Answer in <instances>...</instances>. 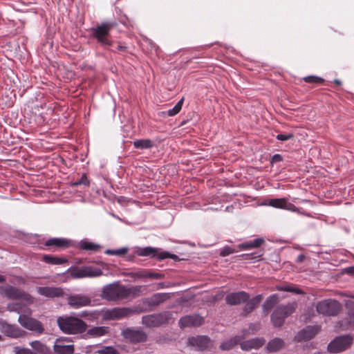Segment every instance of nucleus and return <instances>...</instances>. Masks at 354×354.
<instances>
[{"label": "nucleus", "mask_w": 354, "mask_h": 354, "mask_svg": "<svg viewBox=\"0 0 354 354\" xmlns=\"http://www.w3.org/2000/svg\"><path fill=\"white\" fill-rule=\"evenodd\" d=\"M8 308L10 311H15L19 314L18 322L22 327L38 335L44 333V328L39 321L24 314L26 312L30 314L28 308H26L25 310H22L21 306L18 303L9 305Z\"/></svg>", "instance_id": "1"}, {"label": "nucleus", "mask_w": 354, "mask_h": 354, "mask_svg": "<svg viewBox=\"0 0 354 354\" xmlns=\"http://www.w3.org/2000/svg\"><path fill=\"white\" fill-rule=\"evenodd\" d=\"M133 290V288H128L120 284L119 281H116L104 286L100 296L106 301H116L129 297Z\"/></svg>", "instance_id": "2"}, {"label": "nucleus", "mask_w": 354, "mask_h": 354, "mask_svg": "<svg viewBox=\"0 0 354 354\" xmlns=\"http://www.w3.org/2000/svg\"><path fill=\"white\" fill-rule=\"evenodd\" d=\"M57 322L63 333L70 335L82 334L86 332L88 327L86 322L73 315L59 317Z\"/></svg>", "instance_id": "3"}, {"label": "nucleus", "mask_w": 354, "mask_h": 354, "mask_svg": "<svg viewBox=\"0 0 354 354\" xmlns=\"http://www.w3.org/2000/svg\"><path fill=\"white\" fill-rule=\"evenodd\" d=\"M135 308L129 307L104 308L100 310V317L103 321L120 320L138 313Z\"/></svg>", "instance_id": "4"}, {"label": "nucleus", "mask_w": 354, "mask_h": 354, "mask_svg": "<svg viewBox=\"0 0 354 354\" xmlns=\"http://www.w3.org/2000/svg\"><path fill=\"white\" fill-rule=\"evenodd\" d=\"M114 25V23L103 22L91 29V35L101 45L104 47L111 46L112 41L109 39V32Z\"/></svg>", "instance_id": "5"}, {"label": "nucleus", "mask_w": 354, "mask_h": 354, "mask_svg": "<svg viewBox=\"0 0 354 354\" xmlns=\"http://www.w3.org/2000/svg\"><path fill=\"white\" fill-rule=\"evenodd\" d=\"M297 307L295 303L278 306L271 315V322L274 327H281L285 319L294 313Z\"/></svg>", "instance_id": "6"}, {"label": "nucleus", "mask_w": 354, "mask_h": 354, "mask_svg": "<svg viewBox=\"0 0 354 354\" xmlns=\"http://www.w3.org/2000/svg\"><path fill=\"white\" fill-rule=\"evenodd\" d=\"M0 295L11 299H21L32 304L34 299L28 293L12 286H0Z\"/></svg>", "instance_id": "7"}, {"label": "nucleus", "mask_w": 354, "mask_h": 354, "mask_svg": "<svg viewBox=\"0 0 354 354\" xmlns=\"http://www.w3.org/2000/svg\"><path fill=\"white\" fill-rule=\"evenodd\" d=\"M136 254L140 257H155L156 259L160 261L165 259H171L177 260L178 256L174 254H170L167 251H163L159 248H155L150 246L145 248H138L136 250Z\"/></svg>", "instance_id": "8"}, {"label": "nucleus", "mask_w": 354, "mask_h": 354, "mask_svg": "<svg viewBox=\"0 0 354 354\" xmlns=\"http://www.w3.org/2000/svg\"><path fill=\"white\" fill-rule=\"evenodd\" d=\"M353 341V337L349 335L336 337L328 344V351L333 353L342 352L351 346Z\"/></svg>", "instance_id": "9"}, {"label": "nucleus", "mask_w": 354, "mask_h": 354, "mask_svg": "<svg viewBox=\"0 0 354 354\" xmlns=\"http://www.w3.org/2000/svg\"><path fill=\"white\" fill-rule=\"evenodd\" d=\"M340 304L335 299H325L317 304L316 309L319 314L326 316H335L340 310Z\"/></svg>", "instance_id": "10"}, {"label": "nucleus", "mask_w": 354, "mask_h": 354, "mask_svg": "<svg viewBox=\"0 0 354 354\" xmlns=\"http://www.w3.org/2000/svg\"><path fill=\"white\" fill-rule=\"evenodd\" d=\"M171 314L169 312H163L158 314H151L143 316L142 322L147 327H158L168 322Z\"/></svg>", "instance_id": "11"}, {"label": "nucleus", "mask_w": 354, "mask_h": 354, "mask_svg": "<svg viewBox=\"0 0 354 354\" xmlns=\"http://www.w3.org/2000/svg\"><path fill=\"white\" fill-rule=\"evenodd\" d=\"M91 299L88 296L83 294L71 295L67 297L68 305L74 309L91 306Z\"/></svg>", "instance_id": "12"}, {"label": "nucleus", "mask_w": 354, "mask_h": 354, "mask_svg": "<svg viewBox=\"0 0 354 354\" xmlns=\"http://www.w3.org/2000/svg\"><path fill=\"white\" fill-rule=\"evenodd\" d=\"M121 335L124 339L133 344L144 342L147 339V335L143 331L133 328L123 330Z\"/></svg>", "instance_id": "13"}, {"label": "nucleus", "mask_w": 354, "mask_h": 354, "mask_svg": "<svg viewBox=\"0 0 354 354\" xmlns=\"http://www.w3.org/2000/svg\"><path fill=\"white\" fill-rule=\"evenodd\" d=\"M204 323V318L198 314H193L182 317L178 322L181 328L187 327H198Z\"/></svg>", "instance_id": "14"}, {"label": "nucleus", "mask_w": 354, "mask_h": 354, "mask_svg": "<svg viewBox=\"0 0 354 354\" xmlns=\"http://www.w3.org/2000/svg\"><path fill=\"white\" fill-rule=\"evenodd\" d=\"M249 298V294L244 291L231 292L225 297V302L228 305L236 306L246 302Z\"/></svg>", "instance_id": "15"}, {"label": "nucleus", "mask_w": 354, "mask_h": 354, "mask_svg": "<svg viewBox=\"0 0 354 354\" xmlns=\"http://www.w3.org/2000/svg\"><path fill=\"white\" fill-rule=\"evenodd\" d=\"M189 344L200 351H203L212 345L211 339L205 335H198L188 339Z\"/></svg>", "instance_id": "16"}, {"label": "nucleus", "mask_w": 354, "mask_h": 354, "mask_svg": "<svg viewBox=\"0 0 354 354\" xmlns=\"http://www.w3.org/2000/svg\"><path fill=\"white\" fill-rule=\"evenodd\" d=\"M320 326L318 325L315 326H308L303 330H300L297 336L296 339L298 341H307L313 338L316 334L320 330Z\"/></svg>", "instance_id": "17"}, {"label": "nucleus", "mask_w": 354, "mask_h": 354, "mask_svg": "<svg viewBox=\"0 0 354 354\" xmlns=\"http://www.w3.org/2000/svg\"><path fill=\"white\" fill-rule=\"evenodd\" d=\"M265 342L266 340L263 337H255L241 342L240 346L243 351H249L252 349L261 348Z\"/></svg>", "instance_id": "18"}, {"label": "nucleus", "mask_w": 354, "mask_h": 354, "mask_svg": "<svg viewBox=\"0 0 354 354\" xmlns=\"http://www.w3.org/2000/svg\"><path fill=\"white\" fill-rule=\"evenodd\" d=\"M37 292L42 296L50 298L59 297L64 294V291L61 288L48 286L37 288Z\"/></svg>", "instance_id": "19"}, {"label": "nucleus", "mask_w": 354, "mask_h": 354, "mask_svg": "<svg viewBox=\"0 0 354 354\" xmlns=\"http://www.w3.org/2000/svg\"><path fill=\"white\" fill-rule=\"evenodd\" d=\"M346 306L348 309V318L341 322V326L348 329L354 326V301H347Z\"/></svg>", "instance_id": "20"}, {"label": "nucleus", "mask_w": 354, "mask_h": 354, "mask_svg": "<svg viewBox=\"0 0 354 354\" xmlns=\"http://www.w3.org/2000/svg\"><path fill=\"white\" fill-rule=\"evenodd\" d=\"M4 334L12 338H19L24 336L26 332L17 325L6 324L3 326Z\"/></svg>", "instance_id": "21"}, {"label": "nucleus", "mask_w": 354, "mask_h": 354, "mask_svg": "<svg viewBox=\"0 0 354 354\" xmlns=\"http://www.w3.org/2000/svg\"><path fill=\"white\" fill-rule=\"evenodd\" d=\"M86 335L89 337L96 338L108 335L110 328L108 326H92L89 329H86Z\"/></svg>", "instance_id": "22"}, {"label": "nucleus", "mask_w": 354, "mask_h": 354, "mask_svg": "<svg viewBox=\"0 0 354 354\" xmlns=\"http://www.w3.org/2000/svg\"><path fill=\"white\" fill-rule=\"evenodd\" d=\"M262 299V295H258L251 299L250 300H248L243 309V313L245 315H248L251 313L253 310H254L260 304Z\"/></svg>", "instance_id": "23"}, {"label": "nucleus", "mask_w": 354, "mask_h": 354, "mask_svg": "<svg viewBox=\"0 0 354 354\" xmlns=\"http://www.w3.org/2000/svg\"><path fill=\"white\" fill-rule=\"evenodd\" d=\"M79 317L84 318L88 322L97 321L100 317V310H85L76 315Z\"/></svg>", "instance_id": "24"}, {"label": "nucleus", "mask_w": 354, "mask_h": 354, "mask_svg": "<svg viewBox=\"0 0 354 354\" xmlns=\"http://www.w3.org/2000/svg\"><path fill=\"white\" fill-rule=\"evenodd\" d=\"M279 301V297L277 294H273L269 296L262 305L263 310L265 315H268L270 310Z\"/></svg>", "instance_id": "25"}, {"label": "nucleus", "mask_w": 354, "mask_h": 354, "mask_svg": "<svg viewBox=\"0 0 354 354\" xmlns=\"http://www.w3.org/2000/svg\"><path fill=\"white\" fill-rule=\"evenodd\" d=\"M45 245L48 247H55L65 248L69 245V242L64 238H52L46 241Z\"/></svg>", "instance_id": "26"}, {"label": "nucleus", "mask_w": 354, "mask_h": 354, "mask_svg": "<svg viewBox=\"0 0 354 354\" xmlns=\"http://www.w3.org/2000/svg\"><path fill=\"white\" fill-rule=\"evenodd\" d=\"M283 346V340L281 338L276 337L268 343L266 349L269 353H275L280 350Z\"/></svg>", "instance_id": "27"}, {"label": "nucleus", "mask_w": 354, "mask_h": 354, "mask_svg": "<svg viewBox=\"0 0 354 354\" xmlns=\"http://www.w3.org/2000/svg\"><path fill=\"white\" fill-rule=\"evenodd\" d=\"M244 337V335H236L223 343L220 345V348L223 351H228L232 349L234 346L238 344L241 340Z\"/></svg>", "instance_id": "28"}, {"label": "nucleus", "mask_w": 354, "mask_h": 354, "mask_svg": "<svg viewBox=\"0 0 354 354\" xmlns=\"http://www.w3.org/2000/svg\"><path fill=\"white\" fill-rule=\"evenodd\" d=\"M42 260L48 264L51 265H61L67 262V259L65 258L58 257L49 254H45L42 257Z\"/></svg>", "instance_id": "29"}, {"label": "nucleus", "mask_w": 354, "mask_h": 354, "mask_svg": "<svg viewBox=\"0 0 354 354\" xmlns=\"http://www.w3.org/2000/svg\"><path fill=\"white\" fill-rule=\"evenodd\" d=\"M133 146L139 149H148L153 146V142L149 139L136 140L133 142Z\"/></svg>", "instance_id": "30"}, {"label": "nucleus", "mask_w": 354, "mask_h": 354, "mask_svg": "<svg viewBox=\"0 0 354 354\" xmlns=\"http://www.w3.org/2000/svg\"><path fill=\"white\" fill-rule=\"evenodd\" d=\"M286 201V198H271L268 201L266 205L274 208L284 209Z\"/></svg>", "instance_id": "31"}, {"label": "nucleus", "mask_w": 354, "mask_h": 354, "mask_svg": "<svg viewBox=\"0 0 354 354\" xmlns=\"http://www.w3.org/2000/svg\"><path fill=\"white\" fill-rule=\"evenodd\" d=\"M102 273L100 268L84 266V277H97L101 276Z\"/></svg>", "instance_id": "32"}, {"label": "nucleus", "mask_w": 354, "mask_h": 354, "mask_svg": "<svg viewBox=\"0 0 354 354\" xmlns=\"http://www.w3.org/2000/svg\"><path fill=\"white\" fill-rule=\"evenodd\" d=\"M55 352L59 354H73L74 352V346L73 344H57L55 346Z\"/></svg>", "instance_id": "33"}, {"label": "nucleus", "mask_w": 354, "mask_h": 354, "mask_svg": "<svg viewBox=\"0 0 354 354\" xmlns=\"http://www.w3.org/2000/svg\"><path fill=\"white\" fill-rule=\"evenodd\" d=\"M276 289L279 291H285L296 293L298 295L304 294V292L299 289V288L290 286V285H283V286H277Z\"/></svg>", "instance_id": "34"}, {"label": "nucleus", "mask_w": 354, "mask_h": 354, "mask_svg": "<svg viewBox=\"0 0 354 354\" xmlns=\"http://www.w3.org/2000/svg\"><path fill=\"white\" fill-rule=\"evenodd\" d=\"M284 209L290 211V212H297L298 214L305 215V216H306L308 217L310 216V213H306V212H301L300 208L296 207L294 204L288 202V199L286 201Z\"/></svg>", "instance_id": "35"}, {"label": "nucleus", "mask_w": 354, "mask_h": 354, "mask_svg": "<svg viewBox=\"0 0 354 354\" xmlns=\"http://www.w3.org/2000/svg\"><path fill=\"white\" fill-rule=\"evenodd\" d=\"M80 247L84 250L96 251L100 248V245L92 242L87 241H82L80 242Z\"/></svg>", "instance_id": "36"}, {"label": "nucleus", "mask_w": 354, "mask_h": 354, "mask_svg": "<svg viewBox=\"0 0 354 354\" xmlns=\"http://www.w3.org/2000/svg\"><path fill=\"white\" fill-rule=\"evenodd\" d=\"M166 299V296L165 294L162 293H157L155 294L151 298V304L153 306H158L160 304L162 303Z\"/></svg>", "instance_id": "37"}, {"label": "nucleus", "mask_w": 354, "mask_h": 354, "mask_svg": "<svg viewBox=\"0 0 354 354\" xmlns=\"http://www.w3.org/2000/svg\"><path fill=\"white\" fill-rule=\"evenodd\" d=\"M183 103V98L179 100L172 109H170L167 111V115L169 116H174L178 113L182 109Z\"/></svg>", "instance_id": "38"}, {"label": "nucleus", "mask_w": 354, "mask_h": 354, "mask_svg": "<svg viewBox=\"0 0 354 354\" xmlns=\"http://www.w3.org/2000/svg\"><path fill=\"white\" fill-rule=\"evenodd\" d=\"M97 354H120L119 351L111 346H103L97 351Z\"/></svg>", "instance_id": "39"}, {"label": "nucleus", "mask_w": 354, "mask_h": 354, "mask_svg": "<svg viewBox=\"0 0 354 354\" xmlns=\"http://www.w3.org/2000/svg\"><path fill=\"white\" fill-rule=\"evenodd\" d=\"M71 274L75 278L84 277V266L71 269Z\"/></svg>", "instance_id": "40"}, {"label": "nucleus", "mask_w": 354, "mask_h": 354, "mask_svg": "<svg viewBox=\"0 0 354 354\" xmlns=\"http://www.w3.org/2000/svg\"><path fill=\"white\" fill-rule=\"evenodd\" d=\"M128 251V248H122L117 250H106L105 251V254H109V255H117V256H121L124 254H126Z\"/></svg>", "instance_id": "41"}, {"label": "nucleus", "mask_w": 354, "mask_h": 354, "mask_svg": "<svg viewBox=\"0 0 354 354\" xmlns=\"http://www.w3.org/2000/svg\"><path fill=\"white\" fill-rule=\"evenodd\" d=\"M304 80L307 83L313 84H322L324 81L323 78L315 75H309L304 77Z\"/></svg>", "instance_id": "42"}, {"label": "nucleus", "mask_w": 354, "mask_h": 354, "mask_svg": "<svg viewBox=\"0 0 354 354\" xmlns=\"http://www.w3.org/2000/svg\"><path fill=\"white\" fill-rule=\"evenodd\" d=\"M15 354H38L35 351H33L28 348L15 346L13 348Z\"/></svg>", "instance_id": "43"}, {"label": "nucleus", "mask_w": 354, "mask_h": 354, "mask_svg": "<svg viewBox=\"0 0 354 354\" xmlns=\"http://www.w3.org/2000/svg\"><path fill=\"white\" fill-rule=\"evenodd\" d=\"M237 252H238V250H236L235 248L226 245L221 250L220 255L221 257H227L231 254H233V253H235Z\"/></svg>", "instance_id": "44"}, {"label": "nucleus", "mask_w": 354, "mask_h": 354, "mask_svg": "<svg viewBox=\"0 0 354 354\" xmlns=\"http://www.w3.org/2000/svg\"><path fill=\"white\" fill-rule=\"evenodd\" d=\"M30 346L33 350L36 351V353H42L44 351V344H43L41 342L35 340L30 342Z\"/></svg>", "instance_id": "45"}, {"label": "nucleus", "mask_w": 354, "mask_h": 354, "mask_svg": "<svg viewBox=\"0 0 354 354\" xmlns=\"http://www.w3.org/2000/svg\"><path fill=\"white\" fill-rule=\"evenodd\" d=\"M292 133H279L276 138L281 141H286L293 138Z\"/></svg>", "instance_id": "46"}, {"label": "nucleus", "mask_w": 354, "mask_h": 354, "mask_svg": "<svg viewBox=\"0 0 354 354\" xmlns=\"http://www.w3.org/2000/svg\"><path fill=\"white\" fill-rule=\"evenodd\" d=\"M148 270H142L138 272L131 273V275L132 277H138V278H147Z\"/></svg>", "instance_id": "47"}, {"label": "nucleus", "mask_w": 354, "mask_h": 354, "mask_svg": "<svg viewBox=\"0 0 354 354\" xmlns=\"http://www.w3.org/2000/svg\"><path fill=\"white\" fill-rule=\"evenodd\" d=\"M147 278L153 279H161L163 278V274L158 272H152L148 271Z\"/></svg>", "instance_id": "48"}, {"label": "nucleus", "mask_w": 354, "mask_h": 354, "mask_svg": "<svg viewBox=\"0 0 354 354\" xmlns=\"http://www.w3.org/2000/svg\"><path fill=\"white\" fill-rule=\"evenodd\" d=\"M263 242L264 240L261 238L255 239L251 241L252 247L253 248H259Z\"/></svg>", "instance_id": "49"}, {"label": "nucleus", "mask_w": 354, "mask_h": 354, "mask_svg": "<svg viewBox=\"0 0 354 354\" xmlns=\"http://www.w3.org/2000/svg\"><path fill=\"white\" fill-rule=\"evenodd\" d=\"M238 248L240 249V250H248V249H251V248H253L252 247V243L251 241L250 242H246V243H241V244H239L238 245Z\"/></svg>", "instance_id": "50"}, {"label": "nucleus", "mask_w": 354, "mask_h": 354, "mask_svg": "<svg viewBox=\"0 0 354 354\" xmlns=\"http://www.w3.org/2000/svg\"><path fill=\"white\" fill-rule=\"evenodd\" d=\"M81 184H83L85 185H88V184H89V182L85 175H83L82 177L81 178L80 182L76 183V185H81Z\"/></svg>", "instance_id": "51"}, {"label": "nucleus", "mask_w": 354, "mask_h": 354, "mask_svg": "<svg viewBox=\"0 0 354 354\" xmlns=\"http://www.w3.org/2000/svg\"><path fill=\"white\" fill-rule=\"evenodd\" d=\"M283 158L280 154L276 153L272 158V162H281Z\"/></svg>", "instance_id": "52"}, {"label": "nucleus", "mask_w": 354, "mask_h": 354, "mask_svg": "<svg viewBox=\"0 0 354 354\" xmlns=\"http://www.w3.org/2000/svg\"><path fill=\"white\" fill-rule=\"evenodd\" d=\"M304 259H305V256H304V254H299V255L297 257L296 261H297V263H301V262H302V261L304 260Z\"/></svg>", "instance_id": "53"}, {"label": "nucleus", "mask_w": 354, "mask_h": 354, "mask_svg": "<svg viewBox=\"0 0 354 354\" xmlns=\"http://www.w3.org/2000/svg\"><path fill=\"white\" fill-rule=\"evenodd\" d=\"M347 272L348 274L354 275V266L348 268Z\"/></svg>", "instance_id": "54"}, {"label": "nucleus", "mask_w": 354, "mask_h": 354, "mask_svg": "<svg viewBox=\"0 0 354 354\" xmlns=\"http://www.w3.org/2000/svg\"><path fill=\"white\" fill-rule=\"evenodd\" d=\"M126 49V46L122 45H118L116 48V50L118 51H123Z\"/></svg>", "instance_id": "55"}, {"label": "nucleus", "mask_w": 354, "mask_h": 354, "mask_svg": "<svg viewBox=\"0 0 354 354\" xmlns=\"http://www.w3.org/2000/svg\"><path fill=\"white\" fill-rule=\"evenodd\" d=\"M259 324H258V325L251 324L250 326V329H251V330H258L259 328Z\"/></svg>", "instance_id": "56"}, {"label": "nucleus", "mask_w": 354, "mask_h": 354, "mask_svg": "<svg viewBox=\"0 0 354 354\" xmlns=\"http://www.w3.org/2000/svg\"><path fill=\"white\" fill-rule=\"evenodd\" d=\"M6 281V277L3 275L0 274V283H3Z\"/></svg>", "instance_id": "57"}, {"label": "nucleus", "mask_w": 354, "mask_h": 354, "mask_svg": "<svg viewBox=\"0 0 354 354\" xmlns=\"http://www.w3.org/2000/svg\"><path fill=\"white\" fill-rule=\"evenodd\" d=\"M334 82H335L336 84H338V85L341 84V82H340V80H334Z\"/></svg>", "instance_id": "58"}, {"label": "nucleus", "mask_w": 354, "mask_h": 354, "mask_svg": "<svg viewBox=\"0 0 354 354\" xmlns=\"http://www.w3.org/2000/svg\"><path fill=\"white\" fill-rule=\"evenodd\" d=\"M111 216L118 220H121L120 218L116 215H115L114 214H111Z\"/></svg>", "instance_id": "59"}, {"label": "nucleus", "mask_w": 354, "mask_h": 354, "mask_svg": "<svg viewBox=\"0 0 354 354\" xmlns=\"http://www.w3.org/2000/svg\"><path fill=\"white\" fill-rule=\"evenodd\" d=\"M246 332H247V330H244L243 331V333H246Z\"/></svg>", "instance_id": "60"}, {"label": "nucleus", "mask_w": 354, "mask_h": 354, "mask_svg": "<svg viewBox=\"0 0 354 354\" xmlns=\"http://www.w3.org/2000/svg\"><path fill=\"white\" fill-rule=\"evenodd\" d=\"M2 339L1 336L0 335V341Z\"/></svg>", "instance_id": "61"}]
</instances>
